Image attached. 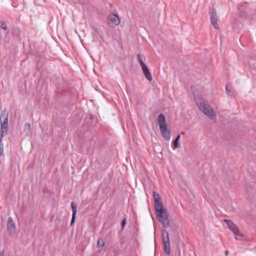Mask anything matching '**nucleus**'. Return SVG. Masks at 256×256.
Returning <instances> with one entry per match:
<instances>
[{"mask_svg":"<svg viewBox=\"0 0 256 256\" xmlns=\"http://www.w3.org/2000/svg\"><path fill=\"white\" fill-rule=\"evenodd\" d=\"M153 197L154 200V208L156 216L163 226H169L168 213L166 210L163 208L162 204L160 194L156 192H153Z\"/></svg>","mask_w":256,"mask_h":256,"instance_id":"obj_1","label":"nucleus"},{"mask_svg":"<svg viewBox=\"0 0 256 256\" xmlns=\"http://www.w3.org/2000/svg\"><path fill=\"white\" fill-rule=\"evenodd\" d=\"M194 100L199 109L202 110L206 115L212 120L215 118L216 114L214 111L211 108L210 105L203 101L200 96H195Z\"/></svg>","mask_w":256,"mask_h":256,"instance_id":"obj_2","label":"nucleus"},{"mask_svg":"<svg viewBox=\"0 0 256 256\" xmlns=\"http://www.w3.org/2000/svg\"><path fill=\"white\" fill-rule=\"evenodd\" d=\"M157 122L160 127L162 136L166 140H170V131L168 128V124L166 122L164 116L160 114L158 116Z\"/></svg>","mask_w":256,"mask_h":256,"instance_id":"obj_3","label":"nucleus"},{"mask_svg":"<svg viewBox=\"0 0 256 256\" xmlns=\"http://www.w3.org/2000/svg\"><path fill=\"white\" fill-rule=\"evenodd\" d=\"M162 242L164 245L163 250L166 256L170 255V242L168 232L166 230L162 232Z\"/></svg>","mask_w":256,"mask_h":256,"instance_id":"obj_4","label":"nucleus"},{"mask_svg":"<svg viewBox=\"0 0 256 256\" xmlns=\"http://www.w3.org/2000/svg\"><path fill=\"white\" fill-rule=\"evenodd\" d=\"M108 23L111 27H115L120 24V18L117 14H111L108 17Z\"/></svg>","mask_w":256,"mask_h":256,"instance_id":"obj_5","label":"nucleus"},{"mask_svg":"<svg viewBox=\"0 0 256 256\" xmlns=\"http://www.w3.org/2000/svg\"><path fill=\"white\" fill-rule=\"evenodd\" d=\"M224 222L228 225L231 231L236 236H242V234H241L238 228L230 220L224 219Z\"/></svg>","mask_w":256,"mask_h":256,"instance_id":"obj_6","label":"nucleus"},{"mask_svg":"<svg viewBox=\"0 0 256 256\" xmlns=\"http://www.w3.org/2000/svg\"><path fill=\"white\" fill-rule=\"evenodd\" d=\"M211 23L215 29L218 30L219 28L218 24V17L216 10L213 8L212 10L210 12Z\"/></svg>","mask_w":256,"mask_h":256,"instance_id":"obj_7","label":"nucleus"},{"mask_svg":"<svg viewBox=\"0 0 256 256\" xmlns=\"http://www.w3.org/2000/svg\"><path fill=\"white\" fill-rule=\"evenodd\" d=\"M7 230L10 235L14 234L16 231V224L12 217H9L8 218Z\"/></svg>","mask_w":256,"mask_h":256,"instance_id":"obj_8","label":"nucleus"},{"mask_svg":"<svg viewBox=\"0 0 256 256\" xmlns=\"http://www.w3.org/2000/svg\"><path fill=\"white\" fill-rule=\"evenodd\" d=\"M70 206L72 209V218L70 222V225L72 226L75 222L76 214L77 213V206L74 202H72Z\"/></svg>","mask_w":256,"mask_h":256,"instance_id":"obj_9","label":"nucleus"},{"mask_svg":"<svg viewBox=\"0 0 256 256\" xmlns=\"http://www.w3.org/2000/svg\"><path fill=\"white\" fill-rule=\"evenodd\" d=\"M143 73L146 76V78L149 80L152 81V76L151 75V74L147 67V66L146 65L144 66H143L142 67Z\"/></svg>","mask_w":256,"mask_h":256,"instance_id":"obj_10","label":"nucleus"},{"mask_svg":"<svg viewBox=\"0 0 256 256\" xmlns=\"http://www.w3.org/2000/svg\"><path fill=\"white\" fill-rule=\"evenodd\" d=\"M6 120H8V114L6 109H4L2 112L0 114V121Z\"/></svg>","mask_w":256,"mask_h":256,"instance_id":"obj_11","label":"nucleus"},{"mask_svg":"<svg viewBox=\"0 0 256 256\" xmlns=\"http://www.w3.org/2000/svg\"><path fill=\"white\" fill-rule=\"evenodd\" d=\"M104 245V240L103 238H100L98 241V248L101 250L103 249Z\"/></svg>","mask_w":256,"mask_h":256,"instance_id":"obj_12","label":"nucleus"},{"mask_svg":"<svg viewBox=\"0 0 256 256\" xmlns=\"http://www.w3.org/2000/svg\"><path fill=\"white\" fill-rule=\"evenodd\" d=\"M180 135L178 134L175 140L173 141V144H174V148L176 149L180 147V146L178 144V141L180 138Z\"/></svg>","mask_w":256,"mask_h":256,"instance_id":"obj_13","label":"nucleus"},{"mask_svg":"<svg viewBox=\"0 0 256 256\" xmlns=\"http://www.w3.org/2000/svg\"><path fill=\"white\" fill-rule=\"evenodd\" d=\"M0 127L2 129H8V120H0Z\"/></svg>","mask_w":256,"mask_h":256,"instance_id":"obj_14","label":"nucleus"},{"mask_svg":"<svg viewBox=\"0 0 256 256\" xmlns=\"http://www.w3.org/2000/svg\"><path fill=\"white\" fill-rule=\"evenodd\" d=\"M137 58H138V60L141 67L146 66V64L144 62L142 61V59L140 54H137Z\"/></svg>","mask_w":256,"mask_h":256,"instance_id":"obj_15","label":"nucleus"},{"mask_svg":"<svg viewBox=\"0 0 256 256\" xmlns=\"http://www.w3.org/2000/svg\"><path fill=\"white\" fill-rule=\"evenodd\" d=\"M2 138H0V156H3L4 154V145L2 142Z\"/></svg>","mask_w":256,"mask_h":256,"instance_id":"obj_16","label":"nucleus"},{"mask_svg":"<svg viewBox=\"0 0 256 256\" xmlns=\"http://www.w3.org/2000/svg\"><path fill=\"white\" fill-rule=\"evenodd\" d=\"M30 130V125L29 123L25 124L24 126V131L29 132Z\"/></svg>","mask_w":256,"mask_h":256,"instance_id":"obj_17","label":"nucleus"},{"mask_svg":"<svg viewBox=\"0 0 256 256\" xmlns=\"http://www.w3.org/2000/svg\"><path fill=\"white\" fill-rule=\"evenodd\" d=\"M8 132V129H2L0 128V138H2L4 135L6 134Z\"/></svg>","mask_w":256,"mask_h":256,"instance_id":"obj_18","label":"nucleus"},{"mask_svg":"<svg viewBox=\"0 0 256 256\" xmlns=\"http://www.w3.org/2000/svg\"><path fill=\"white\" fill-rule=\"evenodd\" d=\"M0 28L5 30H8L7 25L4 22H1Z\"/></svg>","mask_w":256,"mask_h":256,"instance_id":"obj_19","label":"nucleus"},{"mask_svg":"<svg viewBox=\"0 0 256 256\" xmlns=\"http://www.w3.org/2000/svg\"><path fill=\"white\" fill-rule=\"evenodd\" d=\"M126 224V220L125 219L122 220L121 222V226H122V228H123L124 227Z\"/></svg>","mask_w":256,"mask_h":256,"instance_id":"obj_20","label":"nucleus"},{"mask_svg":"<svg viewBox=\"0 0 256 256\" xmlns=\"http://www.w3.org/2000/svg\"><path fill=\"white\" fill-rule=\"evenodd\" d=\"M226 90L227 94H230V93L231 92L230 88H229V86H226Z\"/></svg>","mask_w":256,"mask_h":256,"instance_id":"obj_21","label":"nucleus"},{"mask_svg":"<svg viewBox=\"0 0 256 256\" xmlns=\"http://www.w3.org/2000/svg\"><path fill=\"white\" fill-rule=\"evenodd\" d=\"M0 256H4V251L0 252Z\"/></svg>","mask_w":256,"mask_h":256,"instance_id":"obj_22","label":"nucleus"},{"mask_svg":"<svg viewBox=\"0 0 256 256\" xmlns=\"http://www.w3.org/2000/svg\"><path fill=\"white\" fill-rule=\"evenodd\" d=\"M228 250L226 251V252H225L226 255H228Z\"/></svg>","mask_w":256,"mask_h":256,"instance_id":"obj_23","label":"nucleus"}]
</instances>
